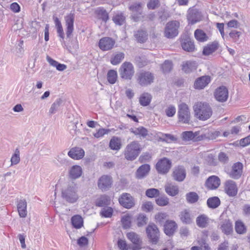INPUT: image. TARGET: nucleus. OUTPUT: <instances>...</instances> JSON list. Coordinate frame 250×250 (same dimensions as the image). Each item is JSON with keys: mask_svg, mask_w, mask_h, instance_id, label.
Instances as JSON below:
<instances>
[{"mask_svg": "<svg viewBox=\"0 0 250 250\" xmlns=\"http://www.w3.org/2000/svg\"><path fill=\"white\" fill-rule=\"evenodd\" d=\"M129 9L132 11L131 17L134 21L137 22L143 20L142 4L141 2L134 3L131 5Z\"/></svg>", "mask_w": 250, "mask_h": 250, "instance_id": "obj_8", "label": "nucleus"}, {"mask_svg": "<svg viewBox=\"0 0 250 250\" xmlns=\"http://www.w3.org/2000/svg\"><path fill=\"white\" fill-rule=\"evenodd\" d=\"M182 48L188 52H193L195 50L194 42L188 39H185L182 43Z\"/></svg>", "mask_w": 250, "mask_h": 250, "instance_id": "obj_38", "label": "nucleus"}, {"mask_svg": "<svg viewBox=\"0 0 250 250\" xmlns=\"http://www.w3.org/2000/svg\"><path fill=\"white\" fill-rule=\"evenodd\" d=\"M221 229L225 234H230L233 230L232 223L229 220H226L222 224Z\"/></svg>", "mask_w": 250, "mask_h": 250, "instance_id": "obj_34", "label": "nucleus"}, {"mask_svg": "<svg viewBox=\"0 0 250 250\" xmlns=\"http://www.w3.org/2000/svg\"><path fill=\"white\" fill-rule=\"evenodd\" d=\"M110 204V198L106 195H102L98 198L95 202V205L99 207H104L109 205Z\"/></svg>", "mask_w": 250, "mask_h": 250, "instance_id": "obj_33", "label": "nucleus"}, {"mask_svg": "<svg viewBox=\"0 0 250 250\" xmlns=\"http://www.w3.org/2000/svg\"><path fill=\"white\" fill-rule=\"evenodd\" d=\"M165 113L167 116L169 117H173L176 113V108L173 105H169L166 109Z\"/></svg>", "mask_w": 250, "mask_h": 250, "instance_id": "obj_59", "label": "nucleus"}, {"mask_svg": "<svg viewBox=\"0 0 250 250\" xmlns=\"http://www.w3.org/2000/svg\"><path fill=\"white\" fill-rule=\"evenodd\" d=\"M142 209L145 211H150L153 209V205L150 202L144 203L142 206Z\"/></svg>", "mask_w": 250, "mask_h": 250, "instance_id": "obj_60", "label": "nucleus"}, {"mask_svg": "<svg viewBox=\"0 0 250 250\" xmlns=\"http://www.w3.org/2000/svg\"><path fill=\"white\" fill-rule=\"evenodd\" d=\"M181 221L184 224H190L192 222L193 216L190 213L189 210L185 209L180 212L179 215Z\"/></svg>", "mask_w": 250, "mask_h": 250, "instance_id": "obj_29", "label": "nucleus"}, {"mask_svg": "<svg viewBox=\"0 0 250 250\" xmlns=\"http://www.w3.org/2000/svg\"><path fill=\"white\" fill-rule=\"evenodd\" d=\"M101 215L105 218H110L113 214V209L111 207L103 208L100 212Z\"/></svg>", "mask_w": 250, "mask_h": 250, "instance_id": "obj_52", "label": "nucleus"}, {"mask_svg": "<svg viewBox=\"0 0 250 250\" xmlns=\"http://www.w3.org/2000/svg\"><path fill=\"white\" fill-rule=\"evenodd\" d=\"M186 176V170L184 166H178L173 170L172 177L173 179L178 182H182Z\"/></svg>", "mask_w": 250, "mask_h": 250, "instance_id": "obj_17", "label": "nucleus"}, {"mask_svg": "<svg viewBox=\"0 0 250 250\" xmlns=\"http://www.w3.org/2000/svg\"><path fill=\"white\" fill-rule=\"evenodd\" d=\"M120 77L125 80H131L135 74V68L132 63L129 62H123L119 69Z\"/></svg>", "mask_w": 250, "mask_h": 250, "instance_id": "obj_3", "label": "nucleus"}, {"mask_svg": "<svg viewBox=\"0 0 250 250\" xmlns=\"http://www.w3.org/2000/svg\"><path fill=\"white\" fill-rule=\"evenodd\" d=\"M108 132V130L101 128L98 130V131L94 134V136L95 137L98 138L101 137H103L104 134H107Z\"/></svg>", "mask_w": 250, "mask_h": 250, "instance_id": "obj_63", "label": "nucleus"}, {"mask_svg": "<svg viewBox=\"0 0 250 250\" xmlns=\"http://www.w3.org/2000/svg\"><path fill=\"white\" fill-rule=\"evenodd\" d=\"M159 191L157 188H148L146 192V195L150 198H153L159 195Z\"/></svg>", "mask_w": 250, "mask_h": 250, "instance_id": "obj_55", "label": "nucleus"}, {"mask_svg": "<svg viewBox=\"0 0 250 250\" xmlns=\"http://www.w3.org/2000/svg\"><path fill=\"white\" fill-rule=\"evenodd\" d=\"M180 23L177 21H172L168 22L165 28L164 35L168 39H172L178 34V29Z\"/></svg>", "mask_w": 250, "mask_h": 250, "instance_id": "obj_5", "label": "nucleus"}, {"mask_svg": "<svg viewBox=\"0 0 250 250\" xmlns=\"http://www.w3.org/2000/svg\"><path fill=\"white\" fill-rule=\"evenodd\" d=\"M219 44L217 41L209 43L204 46L202 52L203 55L209 56L215 52L219 48Z\"/></svg>", "mask_w": 250, "mask_h": 250, "instance_id": "obj_22", "label": "nucleus"}, {"mask_svg": "<svg viewBox=\"0 0 250 250\" xmlns=\"http://www.w3.org/2000/svg\"><path fill=\"white\" fill-rule=\"evenodd\" d=\"M20 151L18 148H16L14 154L12 155L11 158V165H17L20 162Z\"/></svg>", "mask_w": 250, "mask_h": 250, "instance_id": "obj_53", "label": "nucleus"}, {"mask_svg": "<svg viewBox=\"0 0 250 250\" xmlns=\"http://www.w3.org/2000/svg\"><path fill=\"white\" fill-rule=\"evenodd\" d=\"M177 228V225L174 221L167 220L164 225V232L167 235L170 236L174 234Z\"/></svg>", "mask_w": 250, "mask_h": 250, "instance_id": "obj_24", "label": "nucleus"}, {"mask_svg": "<svg viewBox=\"0 0 250 250\" xmlns=\"http://www.w3.org/2000/svg\"><path fill=\"white\" fill-rule=\"evenodd\" d=\"M126 237L134 245L133 250H140L141 249L142 240L138 234L131 231L126 234Z\"/></svg>", "mask_w": 250, "mask_h": 250, "instance_id": "obj_16", "label": "nucleus"}, {"mask_svg": "<svg viewBox=\"0 0 250 250\" xmlns=\"http://www.w3.org/2000/svg\"><path fill=\"white\" fill-rule=\"evenodd\" d=\"M208 222V218L205 215H199L196 218L197 225L201 228H206Z\"/></svg>", "mask_w": 250, "mask_h": 250, "instance_id": "obj_41", "label": "nucleus"}, {"mask_svg": "<svg viewBox=\"0 0 250 250\" xmlns=\"http://www.w3.org/2000/svg\"><path fill=\"white\" fill-rule=\"evenodd\" d=\"M162 69L164 73H167L170 71L172 69V62L170 61H165L162 65Z\"/></svg>", "mask_w": 250, "mask_h": 250, "instance_id": "obj_54", "label": "nucleus"}, {"mask_svg": "<svg viewBox=\"0 0 250 250\" xmlns=\"http://www.w3.org/2000/svg\"><path fill=\"white\" fill-rule=\"evenodd\" d=\"M115 43V41L110 37H103L99 42V47L103 51L112 49Z\"/></svg>", "mask_w": 250, "mask_h": 250, "instance_id": "obj_15", "label": "nucleus"}, {"mask_svg": "<svg viewBox=\"0 0 250 250\" xmlns=\"http://www.w3.org/2000/svg\"><path fill=\"white\" fill-rule=\"evenodd\" d=\"M62 103V100L58 99L51 105L49 109V113L52 115L55 113L58 110H59L61 105Z\"/></svg>", "mask_w": 250, "mask_h": 250, "instance_id": "obj_47", "label": "nucleus"}, {"mask_svg": "<svg viewBox=\"0 0 250 250\" xmlns=\"http://www.w3.org/2000/svg\"><path fill=\"white\" fill-rule=\"evenodd\" d=\"M220 200L217 196L209 197L207 201L208 207L211 209L216 208L220 205Z\"/></svg>", "mask_w": 250, "mask_h": 250, "instance_id": "obj_31", "label": "nucleus"}, {"mask_svg": "<svg viewBox=\"0 0 250 250\" xmlns=\"http://www.w3.org/2000/svg\"><path fill=\"white\" fill-rule=\"evenodd\" d=\"M196 63L193 62H187L182 65V70L186 73H189L190 72L196 69Z\"/></svg>", "mask_w": 250, "mask_h": 250, "instance_id": "obj_44", "label": "nucleus"}, {"mask_svg": "<svg viewBox=\"0 0 250 250\" xmlns=\"http://www.w3.org/2000/svg\"><path fill=\"white\" fill-rule=\"evenodd\" d=\"M160 5L159 0H150L147 4V7L149 9H155Z\"/></svg>", "mask_w": 250, "mask_h": 250, "instance_id": "obj_57", "label": "nucleus"}, {"mask_svg": "<svg viewBox=\"0 0 250 250\" xmlns=\"http://www.w3.org/2000/svg\"><path fill=\"white\" fill-rule=\"evenodd\" d=\"M134 37L138 42H145L147 39V34L146 31L139 30L134 33Z\"/></svg>", "mask_w": 250, "mask_h": 250, "instance_id": "obj_35", "label": "nucleus"}, {"mask_svg": "<svg viewBox=\"0 0 250 250\" xmlns=\"http://www.w3.org/2000/svg\"><path fill=\"white\" fill-rule=\"evenodd\" d=\"M158 137L159 140L168 143L176 141V138L173 135L170 134H164L159 132L158 134Z\"/></svg>", "mask_w": 250, "mask_h": 250, "instance_id": "obj_37", "label": "nucleus"}, {"mask_svg": "<svg viewBox=\"0 0 250 250\" xmlns=\"http://www.w3.org/2000/svg\"><path fill=\"white\" fill-rule=\"evenodd\" d=\"M220 184V179L215 175L209 176L205 182V186L207 188H218Z\"/></svg>", "mask_w": 250, "mask_h": 250, "instance_id": "obj_26", "label": "nucleus"}, {"mask_svg": "<svg viewBox=\"0 0 250 250\" xmlns=\"http://www.w3.org/2000/svg\"><path fill=\"white\" fill-rule=\"evenodd\" d=\"M202 19L201 13L197 9L190 8L187 14V19L191 24L200 21Z\"/></svg>", "mask_w": 250, "mask_h": 250, "instance_id": "obj_14", "label": "nucleus"}, {"mask_svg": "<svg viewBox=\"0 0 250 250\" xmlns=\"http://www.w3.org/2000/svg\"><path fill=\"white\" fill-rule=\"evenodd\" d=\"M194 37L197 41L200 42L207 41L208 39L206 34L201 29H196L195 31Z\"/></svg>", "mask_w": 250, "mask_h": 250, "instance_id": "obj_43", "label": "nucleus"}, {"mask_svg": "<svg viewBox=\"0 0 250 250\" xmlns=\"http://www.w3.org/2000/svg\"><path fill=\"white\" fill-rule=\"evenodd\" d=\"M109 147L112 150H119L121 147V142L120 139L113 137L109 142Z\"/></svg>", "mask_w": 250, "mask_h": 250, "instance_id": "obj_40", "label": "nucleus"}, {"mask_svg": "<svg viewBox=\"0 0 250 250\" xmlns=\"http://www.w3.org/2000/svg\"><path fill=\"white\" fill-rule=\"evenodd\" d=\"M156 169L160 174H167L171 167V162L167 158L160 159L156 164Z\"/></svg>", "mask_w": 250, "mask_h": 250, "instance_id": "obj_9", "label": "nucleus"}, {"mask_svg": "<svg viewBox=\"0 0 250 250\" xmlns=\"http://www.w3.org/2000/svg\"><path fill=\"white\" fill-rule=\"evenodd\" d=\"M121 221L124 229H128L131 224V216L129 214H125L122 217Z\"/></svg>", "mask_w": 250, "mask_h": 250, "instance_id": "obj_46", "label": "nucleus"}, {"mask_svg": "<svg viewBox=\"0 0 250 250\" xmlns=\"http://www.w3.org/2000/svg\"><path fill=\"white\" fill-rule=\"evenodd\" d=\"M167 216L166 213L159 212L155 215V219L157 222L161 224L166 219Z\"/></svg>", "mask_w": 250, "mask_h": 250, "instance_id": "obj_58", "label": "nucleus"}, {"mask_svg": "<svg viewBox=\"0 0 250 250\" xmlns=\"http://www.w3.org/2000/svg\"><path fill=\"white\" fill-rule=\"evenodd\" d=\"M195 116L200 120L206 121L210 118L212 110L210 105L206 102H197L193 106Z\"/></svg>", "mask_w": 250, "mask_h": 250, "instance_id": "obj_1", "label": "nucleus"}, {"mask_svg": "<svg viewBox=\"0 0 250 250\" xmlns=\"http://www.w3.org/2000/svg\"><path fill=\"white\" fill-rule=\"evenodd\" d=\"M98 19L102 20L104 22H106L109 19L108 13L104 7H98L95 11Z\"/></svg>", "mask_w": 250, "mask_h": 250, "instance_id": "obj_30", "label": "nucleus"}, {"mask_svg": "<svg viewBox=\"0 0 250 250\" xmlns=\"http://www.w3.org/2000/svg\"><path fill=\"white\" fill-rule=\"evenodd\" d=\"M178 120L180 122L188 124L190 119V113L188 106L185 103H182L178 105Z\"/></svg>", "mask_w": 250, "mask_h": 250, "instance_id": "obj_6", "label": "nucleus"}, {"mask_svg": "<svg viewBox=\"0 0 250 250\" xmlns=\"http://www.w3.org/2000/svg\"><path fill=\"white\" fill-rule=\"evenodd\" d=\"M214 95L215 99L219 102L227 101L229 97V91L225 86H221L216 88L214 91Z\"/></svg>", "mask_w": 250, "mask_h": 250, "instance_id": "obj_12", "label": "nucleus"}, {"mask_svg": "<svg viewBox=\"0 0 250 250\" xmlns=\"http://www.w3.org/2000/svg\"><path fill=\"white\" fill-rule=\"evenodd\" d=\"M210 82L208 76H204L197 78L194 82V87L196 89H204Z\"/></svg>", "mask_w": 250, "mask_h": 250, "instance_id": "obj_20", "label": "nucleus"}, {"mask_svg": "<svg viewBox=\"0 0 250 250\" xmlns=\"http://www.w3.org/2000/svg\"><path fill=\"white\" fill-rule=\"evenodd\" d=\"M141 151V146L138 141H134L128 144L124 150V156L128 161H133Z\"/></svg>", "mask_w": 250, "mask_h": 250, "instance_id": "obj_2", "label": "nucleus"}, {"mask_svg": "<svg viewBox=\"0 0 250 250\" xmlns=\"http://www.w3.org/2000/svg\"><path fill=\"white\" fill-rule=\"evenodd\" d=\"M125 17L123 13L117 14L113 17L114 23L119 25H123L125 21Z\"/></svg>", "mask_w": 250, "mask_h": 250, "instance_id": "obj_49", "label": "nucleus"}, {"mask_svg": "<svg viewBox=\"0 0 250 250\" xmlns=\"http://www.w3.org/2000/svg\"><path fill=\"white\" fill-rule=\"evenodd\" d=\"M68 155L75 160H79L83 158L84 155V150L79 147L71 148L68 152Z\"/></svg>", "mask_w": 250, "mask_h": 250, "instance_id": "obj_23", "label": "nucleus"}, {"mask_svg": "<svg viewBox=\"0 0 250 250\" xmlns=\"http://www.w3.org/2000/svg\"><path fill=\"white\" fill-rule=\"evenodd\" d=\"M135 79L139 85L147 86L153 83L154 76L149 71L142 70L136 74Z\"/></svg>", "mask_w": 250, "mask_h": 250, "instance_id": "obj_4", "label": "nucleus"}, {"mask_svg": "<svg viewBox=\"0 0 250 250\" xmlns=\"http://www.w3.org/2000/svg\"><path fill=\"white\" fill-rule=\"evenodd\" d=\"M66 28V35L67 38H70L74 31V22L75 15L73 13H70L64 17Z\"/></svg>", "mask_w": 250, "mask_h": 250, "instance_id": "obj_11", "label": "nucleus"}, {"mask_svg": "<svg viewBox=\"0 0 250 250\" xmlns=\"http://www.w3.org/2000/svg\"><path fill=\"white\" fill-rule=\"evenodd\" d=\"M62 198L69 203H75L78 199L75 188H65L62 190Z\"/></svg>", "mask_w": 250, "mask_h": 250, "instance_id": "obj_13", "label": "nucleus"}, {"mask_svg": "<svg viewBox=\"0 0 250 250\" xmlns=\"http://www.w3.org/2000/svg\"><path fill=\"white\" fill-rule=\"evenodd\" d=\"M235 230L239 234H243L246 232L247 228L241 220H237L235 222Z\"/></svg>", "mask_w": 250, "mask_h": 250, "instance_id": "obj_42", "label": "nucleus"}, {"mask_svg": "<svg viewBox=\"0 0 250 250\" xmlns=\"http://www.w3.org/2000/svg\"><path fill=\"white\" fill-rule=\"evenodd\" d=\"M83 173L82 168L78 165L72 166L69 170V176L71 179L75 180L80 177Z\"/></svg>", "mask_w": 250, "mask_h": 250, "instance_id": "obj_27", "label": "nucleus"}, {"mask_svg": "<svg viewBox=\"0 0 250 250\" xmlns=\"http://www.w3.org/2000/svg\"><path fill=\"white\" fill-rule=\"evenodd\" d=\"M151 99L152 96L149 93H144L140 97L139 103L141 105L146 106L149 104Z\"/></svg>", "mask_w": 250, "mask_h": 250, "instance_id": "obj_36", "label": "nucleus"}, {"mask_svg": "<svg viewBox=\"0 0 250 250\" xmlns=\"http://www.w3.org/2000/svg\"><path fill=\"white\" fill-rule=\"evenodd\" d=\"M241 34V33L240 32L236 30H233L229 33V35L234 42H236L239 40Z\"/></svg>", "mask_w": 250, "mask_h": 250, "instance_id": "obj_62", "label": "nucleus"}, {"mask_svg": "<svg viewBox=\"0 0 250 250\" xmlns=\"http://www.w3.org/2000/svg\"><path fill=\"white\" fill-rule=\"evenodd\" d=\"M148 219L144 214H140L137 218V224L139 227L146 224Z\"/></svg>", "mask_w": 250, "mask_h": 250, "instance_id": "obj_51", "label": "nucleus"}, {"mask_svg": "<svg viewBox=\"0 0 250 250\" xmlns=\"http://www.w3.org/2000/svg\"><path fill=\"white\" fill-rule=\"evenodd\" d=\"M131 132L135 135H139L143 138H146L148 135L147 130L143 126H140L135 129L131 128Z\"/></svg>", "mask_w": 250, "mask_h": 250, "instance_id": "obj_39", "label": "nucleus"}, {"mask_svg": "<svg viewBox=\"0 0 250 250\" xmlns=\"http://www.w3.org/2000/svg\"><path fill=\"white\" fill-rule=\"evenodd\" d=\"M112 177L107 175L102 176L99 179L98 185L99 188H109L112 184Z\"/></svg>", "mask_w": 250, "mask_h": 250, "instance_id": "obj_25", "label": "nucleus"}, {"mask_svg": "<svg viewBox=\"0 0 250 250\" xmlns=\"http://www.w3.org/2000/svg\"><path fill=\"white\" fill-rule=\"evenodd\" d=\"M156 202L160 206H165L168 204L169 200L166 197H160L156 199Z\"/></svg>", "mask_w": 250, "mask_h": 250, "instance_id": "obj_56", "label": "nucleus"}, {"mask_svg": "<svg viewBox=\"0 0 250 250\" xmlns=\"http://www.w3.org/2000/svg\"><path fill=\"white\" fill-rule=\"evenodd\" d=\"M240 145L243 147L246 146L250 144V135L241 139L239 142Z\"/></svg>", "mask_w": 250, "mask_h": 250, "instance_id": "obj_64", "label": "nucleus"}, {"mask_svg": "<svg viewBox=\"0 0 250 250\" xmlns=\"http://www.w3.org/2000/svg\"><path fill=\"white\" fill-rule=\"evenodd\" d=\"M125 58V54L123 52H118L113 55L110 60V62L113 65H117L120 63Z\"/></svg>", "mask_w": 250, "mask_h": 250, "instance_id": "obj_45", "label": "nucleus"}, {"mask_svg": "<svg viewBox=\"0 0 250 250\" xmlns=\"http://www.w3.org/2000/svg\"><path fill=\"white\" fill-rule=\"evenodd\" d=\"M17 208L19 216L24 218L27 215V203L25 200H20L17 205Z\"/></svg>", "mask_w": 250, "mask_h": 250, "instance_id": "obj_28", "label": "nucleus"}, {"mask_svg": "<svg viewBox=\"0 0 250 250\" xmlns=\"http://www.w3.org/2000/svg\"><path fill=\"white\" fill-rule=\"evenodd\" d=\"M71 221L73 227L76 229H79L83 226V219L80 215H74L72 217Z\"/></svg>", "mask_w": 250, "mask_h": 250, "instance_id": "obj_32", "label": "nucleus"}, {"mask_svg": "<svg viewBox=\"0 0 250 250\" xmlns=\"http://www.w3.org/2000/svg\"><path fill=\"white\" fill-rule=\"evenodd\" d=\"M150 170V167L149 165H142L137 169L135 172L136 178L138 179L144 178L148 174Z\"/></svg>", "mask_w": 250, "mask_h": 250, "instance_id": "obj_21", "label": "nucleus"}, {"mask_svg": "<svg viewBox=\"0 0 250 250\" xmlns=\"http://www.w3.org/2000/svg\"><path fill=\"white\" fill-rule=\"evenodd\" d=\"M120 204L124 208H130L134 205L133 198L128 193H124L119 199Z\"/></svg>", "mask_w": 250, "mask_h": 250, "instance_id": "obj_18", "label": "nucleus"}, {"mask_svg": "<svg viewBox=\"0 0 250 250\" xmlns=\"http://www.w3.org/2000/svg\"><path fill=\"white\" fill-rule=\"evenodd\" d=\"M182 137L183 140H193L194 142H198L206 138L205 134L200 135V132L196 131L193 133L192 131H184L182 133Z\"/></svg>", "mask_w": 250, "mask_h": 250, "instance_id": "obj_10", "label": "nucleus"}, {"mask_svg": "<svg viewBox=\"0 0 250 250\" xmlns=\"http://www.w3.org/2000/svg\"><path fill=\"white\" fill-rule=\"evenodd\" d=\"M88 239L85 236H82L77 240V244L80 247H83L88 244Z\"/></svg>", "mask_w": 250, "mask_h": 250, "instance_id": "obj_61", "label": "nucleus"}, {"mask_svg": "<svg viewBox=\"0 0 250 250\" xmlns=\"http://www.w3.org/2000/svg\"><path fill=\"white\" fill-rule=\"evenodd\" d=\"M108 82L111 84H114L117 80V73L114 70H110L107 75Z\"/></svg>", "mask_w": 250, "mask_h": 250, "instance_id": "obj_48", "label": "nucleus"}, {"mask_svg": "<svg viewBox=\"0 0 250 250\" xmlns=\"http://www.w3.org/2000/svg\"><path fill=\"white\" fill-rule=\"evenodd\" d=\"M146 233L149 241L152 244H156L159 239V230L155 224H149L146 228Z\"/></svg>", "mask_w": 250, "mask_h": 250, "instance_id": "obj_7", "label": "nucleus"}, {"mask_svg": "<svg viewBox=\"0 0 250 250\" xmlns=\"http://www.w3.org/2000/svg\"><path fill=\"white\" fill-rule=\"evenodd\" d=\"M242 164L240 162H237L233 165L231 171L229 173V176L233 179H239L243 172Z\"/></svg>", "mask_w": 250, "mask_h": 250, "instance_id": "obj_19", "label": "nucleus"}, {"mask_svg": "<svg viewBox=\"0 0 250 250\" xmlns=\"http://www.w3.org/2000/svg\"><path fill=\"white\" fill-rule=\"evenodd\" d=\"M186 198L188 203L192 204L198 201L199 196L196 193L191 192L187 194Z\"/></svg>", "mask_w": 250, "mask_h": 250, "instance_id": "obj_50", "label": "nucleus"}]
</instances>
